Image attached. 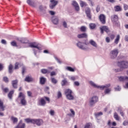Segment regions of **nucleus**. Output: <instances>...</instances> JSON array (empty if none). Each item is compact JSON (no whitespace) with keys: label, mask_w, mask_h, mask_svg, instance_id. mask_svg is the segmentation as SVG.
<instances>
[{"label":"nucleus","mask_w":128,"mask_h":128,"mask_svg":"<svg viewBox=\"0 0 128 128\" xmlns=\"http://www.w3.org/2000/svg\"><path fill=\"white\" fill-rule=\"evenodd\" d=\"M76 46L78 48L82 50H88V47L86 46H88V42H83L79 41L76 43Z\"/></svg>","instance_id":"1"},{"label":"nucleus","mask_w":128,"mask_h":128,"mask_svg":"<svg viewBox=\"0 0 128 128\" xmlns=\"http://www.w3.org/2000/svg\"><path fill=\"white\" fill-rule=\"evenodd\" d=\"M72 90L70 89H66L65 90L64 94L68 100H74V96L72 95Z\"/></svg>","instance_id":"2"},{"label":"nucleus","mask_w":128,"mask_h":128,"mask_svg":"<svg viewBox=\"0 0 128 128\" xmlns=\"http://www.w3.org/2000/svg\"><path fill=\"white\" fill-rule=\"evenodd\" d=\"M98 102V96H92L89 100L88 104L90 106H94Z\"/></svg>","instance_id":"3"},{"label":"nucleus","mask_w":128,"mask_h":128,"mask_svg":"<svg viewBox=\"0 0 128 128\" xmlns=\"http://www.w3.org/2000/svg\"><path fill=\"white\" fill-rule=\"evenodd\" d=\"M18 98L20 100V102L22 106H26V96L22 92L19 93Z\"/></svg>","instance_id":"4"},{"label":"nucleus","mask_w":128,"mask_h":128,"mask_svg":"<svg viewBox=\"0 0 128 128\" xmlns=\"http://www.w3.org/2000/svg\"><path fill=\"white\" fill-rule=\"evenodd\" d=\"M118 66L121 68H128V61H122L118 63Z\"/></svg>","instance_id":"5"},{"label":"nucleus","mask_w":128,"mask_h":128,"mask_svg":"<svg viewBox=\"0 0 128 128\" xmlns=\"http://www.w3.org/2000/svg\"><path fill=\"white\" fill-rule=\"evenodd\" d=\"M118 50H113L110 53V58L112 60L116 58L118 56Z\"/></svg>","instance_id":"6"},{"label":"nucleus","mask_w":128,"mask_h":128,"mask_svg":"<svg viewBox=\"0 0 128 128\" xmlns=\"http://www.w3.org/2000/svg\"><path fill=\"white\" fill-rule=\"evenodd\" d=\"M50 8L52 10L56 8V6L58 5V1L56 0H50Z\"/></svg>","instance_id":"7"},{"label":"nucleus","mask_w":128,"mask_h":128,"mask_svg":"<svg viewBox=\"0 0 128 128\" xmlns=\"http://www.w3.org/2000/svg\"><path fill=\"white\" fill-rule=\"evenodd\" d=\"M28 46L32 48H37V50H42V48L38 46V44H36V42L30 43Z\"/></svg>","instance_id":"8"},{"label":"nucleus","mask_w":128,"mask_h":128,"mask_svg":"<svg viewBox=\"0 0 128 128\" xmlns=\"http://www.w3.org/2000/svg\"><path fill=\"white\" fill-rule=\"evenodd\" d=\"M34 122H33V124H36V126H42L44 124V121L42 119H34Z\"/></svg>","instance_id":"9"},{"label":"nucleus","mask_w":128,"mask_h":128,"mask_svg":"<svg viewBox=\"0 0 128 128\" xmlns=\"http://www.w3.org/2000/svg\"><path fill=\"white\" fill-rule=\"evenodd\" d=\"M4 102L0 100V110L4 112ZM4 116V112H0V116Z\"/></svg>","instance_id":"10"},{"label":"nucleus","mask_w":128,"mask_h":128,"mask_svg":"<svg viewBox=\"0 0 128 128\" xmlns=\"http://www.w3.org/2000/svg\"><path fill=\"white\" fill-rule=\"evenodd\" d=\"M99 20L102 24H106V16H104V14H100L99 16Z\"/></svg>","instance_id":"11"},{"label":"nucleus","mask_w":128,"mask_h":128,"mask_svg":"<svg viewBox=\"0 0 128 128\" xmlns=\"http://www.w3.org/2000/svg\"><path fill=\"white\" fill-rule=\"evenodd\" d=\"M86 16L89 18L90 20H92V14H90V8H86L85 10Z\"/></svg>","instance_id":"12"},{"label":"nucleus","mask_w":128,"mask_h":128,"mask_svg":"<svg viewBox=\"0 0 128 128\" xmlns=\"http://www.w3.org/2000/svg\"><path fill=\"white\" fill-rule=\"evenodd\" d=\"M26 2L29 4V6H33V8H36V3L34 1L32 0H27Z\"/></svg>","instance_id":"13"},{"label":"nucleus","mask_w":128,"mask_h":128,"mask_svg":"<svg viewBox=\"0 0 128 128\" xmlns=\"http://www.w3.org/2000/svg\"><path fill=\"white\" fill-rule=\"evenodd\" d=\"M72 4V6H74L76 12L80 11V6H78V2H76L73 1Z\"/></svg>","instance_id":"14"},{"label":"nucleus","mask_w":128,"mask_h":128,"mask_svg":"<svg viewBox=\"0 0 128 128\" xmlns=\"http://www.w3.org/2000/svg\"><path fill=\"white\" fill-rule=\"evenodd\" d=\"M58 16H54L52 17V22L54 24H58Z\"/></svg>","instance_id":"15"},{"label":"nucleus","mask_w":128,"mask_h":128,"mask_svg":"<svg viewBox=\"0 0 128 128\" xmlns=\"http://www.w3.org/2000/svg\"><path fill=\"white\" fill-rule=\"evenodd\" d=\"M100 30L102 34H104V31L106 32H110L108 28L106 26H103L102 27L100 28Z\"/></svg>","instance_id":"16"},{"label":"nucleus","mask_w":128,"mask_h":128,"mask_svg":"<svg viewBox=\"0 0 128 128\" xmlns=\"http://www.w3.org/2000/svg\"><path fill=\"white\" fill-rule=\"evenodd\" d=\"M16 40L20 42L21 44H26V39L24 38H16Z\"/></svg>","instance_id":"17"},{"label":"nucleus","mask_w":128,"mask_h":128,"mask_svg":"<svg viewBox=\"0 0 128 128\" xmlns=\"http://www.w3.org/2000/svg\"><path fill=\"white\" fill-rule=\"evenodd\" d=\"M22 121L20 120L18 124L14 128H26V124L22 123Z\"/></svg>","instance_id":"18"},{"label":"nucleus","mask_w":128,"mask_h":128,"mask_svg":"<svg viewBox=\"0 0 128 128\" xmlns=\"http://www.w3.org/2000/svg\"><path fill=\"white\" fill-rule=\"evenodd\" d=\"M88 43V44H90L94 48H98V44H96V42L92 40H90Z\"/></svg>","instance_id":"19"},{"label":"nucleus","mask_w":128,"mask_h":128,"mask_svg":"<svg viewBox=\"0 0 128 128\" xmlns=\"http://www.w3.org/2000/svg\"><path fill=\"white\" fill-rule=\"evenodd\" d=\"M24 80L27 82H34V78L32 76H27L26 77Z\"/></svg>","instance_id":"20"},{"label":"nucleus","mask_w":128,"mask_h":128,"mask_svg":"<svg viewBox=\"0 0 128 128\" xmlns=\"http://www.w3.org/2000/svg\"><path fill=\"white\" fill-rule=\"evenodd\" d=\"M111 20L113 22H116L118 20V18L116 15H113L111 16Z\"/></svg>","instance_id":"21"},{"label":"nucleus","mask_w":128,"mask_h":128,"mask_svg":"<svg viewBox=\"0 0 128 128\" xmlns=\"http://www.w3.org/2000/svg\"><path fill=\"white\" fill-rule=\"evenodd\" d=\"M89 84L92 86H93V88H100V86L96 85V84L92 81H90Z\"/></svg>","instance_id":"22"},{"label":"nucleus","mask_w":128,"mask_h":128,"mask_svg":"<svg viewBox=\"0 0 128 128\" xmlns=\"http://www.w3.org/2000/svg\"><path fill=\"white\" fill-rule=\"evenodd\" d=\"M78 38H88V34L86 33H83L78 35Z\"/></svg>","instance_id":"23"},{"label":"nucleus","mask_w":128,"mask_h":128,"mask_svg":"<svg viewBox=\"0 0 128 128\" xmlns=\"http://www.w3.org/2000/svg\"><path fill=\"white\" fill-rule=\"evenodd\" d=\"M110 84H106L104 86H100V90H104V88H110Z\"/></svg>","instance_id":"24"},{"label":"nucleus","mask_w":128,"mask_h":128,"mask_svg":"<svg viewBox=\"0 0 128 128\" xmlns=\"http://www.w3.org/2000/svg\"><path fill=\"white\" fill-rule=\"evenodd\" d=\"M46 79L44 77H42L40 78V84H46Z\"/></svg>","instance_id":"25"},{"label":"nucleus","mask_w":128,"mask_h":128,"mask_svg":"<svg viewBox=\"0 0 128 128\" xmlns=\"http://www.w3.org/2000/svg\"><path fill=\"white\" fill-rule=\"evenodd\" d=\"M12 86L14 88H16L18 86V80H14L12 81Z\"/></svg>","instance_id":"26"},{"label":"nucleus","mask_w":128,"mask_h":128,"mask_svg":"<svg viewBox=\"0 0 128 128\" xmlns=\"http://www.w3.org/2000/svg\"><path fill=\"white\" fill-rule=\"evenodd\" d=\"M24 120L27 124H30V122L31 124H34V119H30V118H26L24 119Z\"/></svg>","instance_id":"27"},{"label":"nucleus","mask_w":128,"mask_h":128,"mask_svg":"<svg viewBox=\"0 0 128 128\" xmlns=\"http://www.w3.org/2000/svg\"><path fill=\"white\" fill-rule=\"evenodd\" d=\"M70 112L71 114H68V116H72V118H74V116H76V112L72 109H70Z\"/></svg>","instance_id":"28"},{"label":"nucleus","mask_w":128,"mask_h":128,"mask_svg":"<svg viewBox=\"0 0 128 128\" xmlns=\"http://www.w3.org/2000/svg\"><path fill=\"white\" fill-rule=\"evenodd\" d=\"M119 80L120 82H124V80H128V76H120L119 78Z\"/></svg>","instance_id":"29"},{"label":"nucleus","mask_w":128,"mask_h":128,"mask_svg":"<svg viewBox=\"0 0 128 128\" xmlns=\"http://www.w3.org/2000/svg\"><path fill=\"white\" fill-rule=\"evenodd\" d=\"M80 6L81 8H84V6H87L88 4H86V2H84L80 0Z\"/></svg>","instance_id":"30"},{"label":"nucleus","mask_w":128,"mask_h":128,"mask_svg":"<svg viewBox=\"0 0 128 128\" xmlns=\"http://www.w3.org/2000/svg\"><path fill=\"white\" fill-rule=\"evenodd\" d=\"M20 66H22V64L16 62L15 64L14 70H18Z\"/></svg>","instance_id":"31"},{"label":"nucleus","mask_w":128,"mask_h":128,"mask_svg":"<svg viewBox=\"0 0 128 128\" xmlns=\"http://www.w3.org/2000/svg\"><path fill=\"white\" fill-rule=\"evenodd\" d=\"M120 34H118L114 40V44H118V42H120Z\"/></svg>","instance_id":"32"},{"label":"nucleus","mask_w":128,"mask_h":128,"mask_svg":"<svg viewBox=\"0 0 128 128\" xmlns=\"http://www.w3.org/2000/svg\"><path fill=\"white\" fill-rule=\"evenodd\" d=\"M41 72L42 74H50V71H49L48 70L46 69H42L41 70Z\"/></svg>","instance_id":"33"},{"label":"nucleus","mask_w":128,"mask_h":128,"mask_svg":"<svg viewBox=\"0 0 128 128\" xmlns=\"http://www.w3.org/2000/svg\"><path fill=\"white\" fill-rule=\"evenodd\" d=\"M40 105L42 106L46 105V101L44 100V98L40 99Z\"/></svg>","instance_id":"34"},{"label":"nucleus","mask_w":128,"mask_h":128,"mask_svg":"<svg viewBox=\"0 0 128 128\" xmlns=\"http://www.w3.org/2000/svg\"><path fill=\"white\" fill-rule=\"evenodd\" d=\"M110 92H112L111 88H106L104 90V94H110Z\"/></svg>","instance_id":"35"},{"label":"nucleus","mask_w":128,"mask_h":128,"mask_svg":"<svg viewBox=\"0 0 128 128\" xmlns=\"http://www.w3.org/2000/svg\"><path fill=\"white\" fill-rule=\"evenodd\" d=\"M94 116L96 118H98V116H102V112H95L94 114Z\"/></svg>","instance_id":"36"},{"label":"nucleus","mask_w":128,"mask_h":128,"mask_svg":"<svg viewBox=\"0 0 128 128\" xmlns=\"http://www.w3.org/2000/svg\"><path fill=\"white\" fill-rule=\"evenodd\" d=\"M116 12H120L122 10V8L120 6H115Z\"/></svg>","instance_id":"37"},{"label":"nucleus","mask_w":128,"mask_h":128,"mask_svg":"<svg viewBox=\"0 0 128 128\" xmlns=\"http://www.w3.org/2000/svg\"><path fill=\"white\" fill-rule=\"evenodd\" d=\"M12 94H14V91H11L9 92L8 94V98L12 100Z\"/></svg>","instance_id":"38"},{"label":"nucleus","mask_w":128,"mask_h":128,"mask_svg":"<svg viewBox=\"0 0 128 128\" xmlns=\"http://www.w3.org/2000/svg\"><path fill=\"white\" fill-rule=\"evenodd\" d=\"M39 8L41 12L42 11V14H46V12L45 10H44V8H42V6H40Z\"/></svg>","instance_id":"39"},{"label":"nucleus","mask_w":128,"mask_h":128,"mask_svg":"<svg viewBox=\"0 0 128 128\" xmlns=\"http://www.w3.org/2000/svg\"><path fill=\"white\" fill-rule=\"evenodd\" d=\"M114 118L116 120H120V117L118 116V113L115 112L114 114Z\"/></svg>","instance_id":"40"},{"label":"nucleus","mask_w":128,"mask_h":128,"mask_svg":"<svg viewBox=\"0 0 128 128\" xmlns=\"http://www.w3.org/2000/svg\"><path fill=\"white\" fill-rule=\"evenodd\" d=\"M66 70H68L69 72H74V69L70 66H67L66 68Z\"/></svg>","instance_id":"41"},{"label":"nucleus","mask_w":128,"mask_h":128,"mask_svg":"<svg viewBox=\"0 0 128 128\" xmlns=\"http://www.w3.org/2000/svg\"><path fill=\"white\" fill-rule=\"evenodd\" d=\"M8 72L10 74H12V64H10L8 66Z\"/></svg>","instance_id":"42"},{"label":"nucleus","mask_w":128,"mask_h":128,"mask_svg":"<svg viewBox=\"0 0 128 128\" xmlns=\"http://www.w3.org/2000/svg\"><path fill=\"white\" fill-rule=\"evenodd\" d=\"M90 28H91V30H94V28H96V24H90Z\"/></svg>","instance_id":"43"},{"label":"nucleus","mask_w":128,"mask_h":128,"mask_svg":"<svg viewBox=\"0 0 128 128\" xmlns=\"http://www.w3.org/2000/svg\"><path fill=\"white\" fill-rule=\"evenodd\" d=\"M51 80L52 82V84H54L58 83V80H56V78H51Z\"/></svg>","instance_id":"44"},{"label":"nucleus","mask_w":128,"mask_h":128,"mask_svg":"<svg viewBox=\"0 0 128 128\" xmlns=\"http://www.w3.org/2000/svg\"><path fill=\"white\" fill-rule=\"evenodd\" d=\"M68 82V81L64 79V80H62V86H66V83Z\"/></svg>","instance_id":"45"},{"label":"nucleus","mask_w":128,"mask_h":128,"mask_svg":"<svg viewBox=\"0 0 128 128\" xmlns=\"http://www.w3.org/2000/svg\"><path fill=\"white\" fill-rule=\"evenodd\" d=\"M90 126H92V124L90 123H88L87 124H86L84 126V128H90Z\"/></svg>","instance_id":"46"},{"label":"nucleus","mask_w":128,"mask_h":128,"mask_svg":"<svg viewBox=\"0 0 128 128\" xmlns=\"http://www.w3.org/2000/svg\"><path fill=\"white\" fill-rule=\"evenodd\" d=\"M12 120L13 122H18V118H16L14 117H12Z\"/></svg>","instance_id":"47"},{"label":"nucleus","mask_w":128,"mask_h":128,"mask_svg":"<svg viewBox=\"0 0 128 128\" xmlns=\"http://www.w3.org/2000/svg\"><path fill=\"white\" fill-rule=\"evenodd\" d=\"M81 32H86V28L84 26H82L80 28Z\"/></svg>","instance_id":"48"},{"label":"nucleus","mask_w":128,"mask_h":128,"mask_svg":"<svg viewBox=\"0 0 128 128\" xmlns=\"http://www.w3.org/2000/svg\"><path fill=\"white\" fill-rule=\"evenodd\" d=\"M10 44L12 46H16V42L12 41Z\"/></svg>","instance_id":"49"},{"label":"nucleus","mask_w":128,"mask_h":128,"mask_svg":"<svg viewBox=\"0 0 128 128\" xmlns=\"http://www.w3.org/2000/svg\"><path fill=\"white\" fill-rule=\"evenodd\" d=\"M74 86H80V82L76 81L74 82Z\"/></svg>","instance_id":"50"},{"label":"nucleus","mask_w":128,"mask_h":128,"mask_svg":"<svg viewBox=\"0 0 128 128\" xmlns=\"http://www.w3.org/2000/svg\"><path fill=\"white\" fill-rule=\"evenodd\" d=\"M50 116H54V110H51L50 112Z\"/></svg>","instance_id":"51"},{"label":"nucleus","mask_w":128,"mask_h":128,"mask_svg":"<svg viewBox=\"0 0 128 128\" xmlns=\"http://www.w3.org/2000/svg\"><path fill=\"white\" fill-rule=\"evenodd\" d=\"M128 120H126L123 122L124 126H128Z\"/></svg>","instance_id":"52"},{"label":"nucleus","mask_w":128,"mask_h":128,"mask_svg":"<svg viewBox=\"0 0 128 128\" xmlns=\"http://www.w3.org/2000/svg\"><path fill=\"white\" fill-rule=\"evenodd\" d=\"M124 10H128V6L126 5V4H124Z\"/></svg>","instance_id":"53"},{"label":"nucleus","mask_w":128,"mask_h":128,"mask_svg":"<svg viewBox=\"0 0 128 128\" xmlns=\"http://www.w3.org/2000/svg\"><path fill=\"white\" fill-rule=\"evenodd\" d=\"M3 80L4 82H8V78L7 77H4Z\"/></svg>","instance_id":"54"},{"label":"nucleus","mask_w":128,"mask_h":128,"mask_svg":"<svg viewBox=\"0 0 128 128\" xmlns=\"http://www.w3.org/2000/svg\"><path fill=\"white\" fill-rule=\"evenodd\" d=\"M114 90L116 91H120V86H118V88H115Z\"/></svg>","instance_id":"55"},{"label":"nucleus","mask_w":128,"mask_h":128,"mask_svg":"<svg viewBox=\"0 0 128 128\" xmlns=\"http://www.w3.org/2000/svg\"><path fill=\"white\" fill-rule=\"evenodd\" d=\"M100 7L99 6H98L96 8V10L97 12H100Z\"/></svg>","instance_id":"56"},{"label":"nucleus","mask_w":128,"mask_h":128,"mask_svg":"<svg viewBox=\"0 0 128 128\" xmlns=\"http://www.w3.org/2000/svg\"><path fill=\"white\" fill-rule=\"evenodd\" d=\"M49 12L51 16H54L56 14V12L54 11H50Z\"/></svg>","instance_id":"57"},{"label":"nucleus","mask_w":128,"mask_h":128,"mask_svg":"<svg viewBox=\"0 0 128 128\" xmlns=\"http://www.w3.org/2000/svg\"><path fill=\"white\" fill-rule=\"evenodd\" d=\"M1 42L2 44H6V40H1Z\"/></svg>","instance_id":"58"},{"label":"nucleus","mask_w":128,"mask_h":128,"mask_svg":"<svg viewBox=\"0 0 128 128\" xmlns=\"http://www.w3.org/2000/svg\"><path fill=\"white\" fill-rule=\"evenodd\" d=\"M58 98H62V92H58Z\"/></svg>","instance_id":"59"},{"label":"nucleus","mask_w":128,"mask_h":128,"mask_svg":"<svg viewBox=\"0 0 128 128\" xmlns=\"http://www.w3.org/2000/svg\"><path fill=\"white\" fill-rule=\"evenodd\" d=\"M55 59L58 62V64H62V61L60 60V59H58V58L55 57Z\"/></svg>","instance_id":"60"},{"label":"nucleus","mask_w":128,"mask_h":128,"mask_svg":"<svg viewBox=\"0 0 128 128\" xmlns=\"http://www.w3.org/2000/svg\"><path fill=\"white\" fill-rule=\"evenodd\" d=\"M106 42H110V38L106 37Z\"/></svg>","instance_id":"61"},{"label":"nucleus","mask_w":128,"mask_h":128,"mask_svg":"<svg viewBox=\"0 0 128 128\" xmlns=\"http://www.w3.org/2000/svg\"><path fill=\"white\" fill-rule=\"evenodd\" d=\"M3 90L4 92H8V88H4L3 89Z\"/></svg>","instance_id":"62"},{"label":"nucleus","mask_w":128,"mask_h":128,"mask_svg":"<svg viewBox=\"0 0 128 128\" xmlns=\"http://www.w3.org/2000/svg\"><path fill=\"white\" fill-rule=\"evenodd\" d=\"M63 26H64V28H68L66 22H63Z\"/></svg>","instance_id":"63"},{"label":"nucleus","mask_w":128,"mask_h":128,"mask_svg":"<svg viewBox=\"0 0 128 128\" xmlns=\"http://www.w3.org/2000/svg\"><path fill=\"white\" fill-rule=\"evenodd\" d=\"M28 96H32V92L28 91L27 92Z\"/></svg>","instance_id":"64"}]
</instances>
